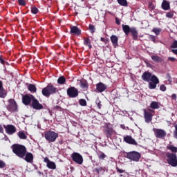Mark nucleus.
<instances>
[{"instance_id":"nucleus-30","label":"nucleus","mask_w":177,"mask_h":177,"mask_svg":"<svg viewBox=\"0 0 177 177\" xmlns=\"http://www.w3.org/2000/svg\"><path fill=\"white\" fill-rule=\"evenodd\" d=\"M17 136L19 138V139H22V140L27 139V136H26V133H24V131L18 132Z\"/></svg>"},{"instance_id":"nucleus-21","label":"nucleus","mask_w":177,"mask_h":177,"mask_svg":"<svg viewBox=\"0 0 177 177\" xmlns=\"http://www.w3.org/2000/svg\"><path fill=\"white\" fill-rule=\"evenodd\" d=\"M111 41L113 45V46H117L118 45V37L115 35H112L111 37Z\"/></svg>"},{"instance_id":"nucleus-17","label":"nucleus","mask_w":177,"mask_h":177,"mask_svg":"<svg viewBox=\"0 0 177 177\" xmlns=\"http://www.w3.org/2000/svg\"><path fill=\"white\" fill-rule=\"evenodd\" d=\"M106 86L102 82L98 83L96 86V89L98 92H104V91H106Z\"/></svg>"},{"instance_id":"nucleus-1","label":"nucleus","mask_w":177,"mask_h":177,"mask_svg":"<svg viewBox=\"0 0 177 177\" xmlns=\"http://www.w3.org/2000/svg\"><path fill=\"white\" fill-rule=\"evenodd\" d=\"M12 151L19 157L20 158H23V157L26 156V153H27V150L26 149V147L24 145H21L19 144H15L12 147Z\"/></svg>"},{"instance_id":"nucleus-42","label":"nucleus","mask_w":177,"mask_h":177,"mask_svg":"<svg viewBox=\"0 0 177 177\" xmlns=\"http://www.w3.org/2000/svg\"><path fill=\"white\" fill-rule=\"evenodd\" d=\"M31 12L33 13V15H37V13H38V8L36 7H32Z\"/></svg>"},{"instance_id":"nucleus-10","label":"nucleus","mask_w":177,"mask_h":177,"mask_svg":"<svg viewBox=\"0 0 177 177\" xmlns=\"http://www.w3.org/2000/svg\"><path fill=\"white\" fill-rule=\"evenodd\" d=\"M32 107L35 110H42L44 109V106L39 103L38 100L35 99V97L32 101Z\"/></svg>"},{"instance_id":"nucleus-2","label":"nucleus","mask_w":177,"mask_h":177,"mask_svg":"<svg viewBox=\"0 0 177 177\" xmlns=\"http://www.w3.org/2000/svg\"><path fill=\"white\" fill-rule=\"evenodd\" d=\"M44 138L48 140V142H53L59 138V134L55 131H48L45 132Z\"/></svg>"},{"instance_id":"nucleus-62","label":"nucleus","mask_w":177,"mask_h":177,"mask_svg":"<svg viewBox=\"0 0 177 177\" xmlns=\"http://www.w3.org/2000/svg\"><path fill=\"white\" fill-rule=\"evenodd\" d=\"M116 23H118V21L116 20Z\"/></svg>"},{"instance_id":"nucleus-44","label":"nucleus","mask_w":177,"mask_h":177,"mask_svg":"<svg viewBox=\"0 0 177 177\" xmlns=\"http://www.w3.org/2000/svg\"><path fill=\"white\" fill-rule=\"evenodd\" d=\"M160 91H162V92H165L167 91V87L164 84H161L160 86Z\"/></svg>"},{"instance_id":"nucleus-23","label":"nucleus","mask_w":177,"mask_h":177,"mask_svg":"<svg viewBox=\"0 0 177 177\" xmlns=\"http://www.w3.org/2000/svg\"><path fill=\"white\" fill-rule=\"evenodd\" d=\"M130 32L133 37V39H138V30L135 28H131Z\"/></svg>"},{"instance_id":"nucleus-56","label":"nucleus","mask_w":177,"mask_h":177,"mask_svg":"<svg viewBox=\"0 0 177 177\" xmlns=\"http://www.w3.org/2000/svg\"><path fill=\"white\" fill-rule=\"evenodd\" d=\"M171 52L174 53V55H177V49H172Z\"/></svg>"},{"instance_id":"nucleus-8","label":"nucleus","mask_w":177,"mask_h":177,"mask_svg":"<svg viewBox=\"0 0 177 177\" xmlns=\"http://www.w3.org/2000/svg\"><path fill=\"white\" fill-rule=\"evenodd\" d=\"M153 132L155 133V136L158 139H162L167 136V132H165V130L161 129H153Z\"/></svg>"},{"instance_id":"nucleus-32","label":"nucleus","mask_w":177,"mask_h":177,"mask_svg":"<svg viewBox=\"0 0 177 177\" xmlns=\"http://www.w3.org/2000/svg\"><path fill=\"white\" fill-rule=\"evenodd\" d=\"M84 45L88 46L89 49H91V48H92V45L91 44V39L89 38H85L84 41Z\"/></svg>"},{"instance_id":"nucleus-61","label":"nucleus","mask_w":177,"mask_h":177,"mask_svg":"<svg viewBox=\"0 0 177 177\" xmlns=\"http://www.w3.org/2000/svg\"><path fill=\"white\" fill-rule=\"evenodd\" d=\"M148 111H153V110H151V109H148Z\"/></svg>"},{"instance_id":"nucleus-37","label":"nucleus","mask_w":177,"mask_h":177,"mask_svg":"<svg viewBox=\"0 0 177 177\" xmlns=\"http://www.w3.org/2000/svg\"><path fill=\"white\" fill-rule=\"evenodd\" d=\"M149 89H156L157 88V84L149 82Z\"/></svg>"},{"instance_id":"nucleus-53","label":"nucleus","mask_w":177,"mask_h":177,"mask_svg":"<svg viewBox=\"0 0 177 177\" xmlns=\"http://www.w3.org/2000/svg\"><path fill=\"white\" fill-rule=\"evenodd\" d=\"M100 171H102V167H99V168L95 169V171L97 174H100Z\"/></svg>"},{"instance_id":"nucleus-18","label":"nucleus","mask_w":177,"mask_h":177,"mask_svg":"<svg viewBox=\"0 0 177 177\" xmlns=\"http://www.w3.org/2000/svg\"><path fill=\"white\" fill-rule=\"evenodd\" d=\"M25 156V160L26 162H32V160H34V156L31 153H27Z\"/></svg>"},{"instance_id":"nucleus-36","label":"nucleus","mask_w":177,"mask_h":177,"mask_svg":"<svg viewBox=\"0 0 177 177\" xmlns=\"http://www.w3.org/2000/svg\"><path fill=\"white\" fill-rule=\"evenodd\" d=\"M88 29L90 32H91V34H94L95 31H96V28L95 27V26L92 24H89Z\"/></svg>"},{"instance_id":"nucleus-26","label":"nucleus","mask_w":177,"mask_h":177,"mask_svg":"<svg viewBox=\"0 0 177 177\" xmlns=\"http://www.w3.org/2000/svg\"><path fill=\"white\" fill-rule=\"evenodd\" d=\"M152 60L155 62V63H161L162 62V58L157 55H152L151 57Z\"/></svg>"},{"instance_id":"nucleus-28","label":"nucleus","mask_w":177,"mask_h":177,"mask_svg":"<svg viewBox=\"0 0 177 177\" xmlns=\"http://www.w3.org/2000/svg\"><path fill=\"white\" fill-rule=\"evenodd\" d=\"M150 81L153 83V84H160V80H158V77H157V76L152 75V76H151V80Z\"/></svg>"},{"instance_id":"nucleus-12","label":"nucleus","mask_w":177,"mask_h":177,"mask_svg":"<svg viewBox=\"0 0 177 177\" xmlns=\"http://www.w3.org/2000/svg\"><path fill=\"white\" fill-rule=\"evenodd\" d=\"M6 133L8 135H13L16 132V127L12 124H8L7 126L4 127Z\"/></svg>"},{"instance_id":"nucleus-24","label":"nucleus","mask_w":177,"mask_h":177,"mask_svg":"<svg viewBox=\"0 0 177 177\" xmlns=\"http://www.w3.org/2000/svg\"><path fill=\"white\" fill-rule=\"evenodd\" d=\"M151 109H153V110H157L160 109V105L158 104V102L156 101H153L150 104Z\"/></svg>"},{"instance_id":"nucleus-50","label":"nucleus","mask_w":177,"mask_h":177,"mask_svg":"<svg viewBox=\"0 0 177 177\" xmlns=\"http://www.w3.org/2000/svg\"><path fill=\"white\" fill-rule=\"evenodd\" d=\"M171 48H177V41H174L171 44Z\"/></svg>"},{"instance_id":"nucleus-48","label":"nucleus","mask_w":177,"mask_h":177,"mask_svg":"<svg viewBox=\"0 0 177 177\" xmlns=\"http://www.w3.org/2000/svg\"><path fill=\"white\" fill-rule=\"evenodd\" d=\"M6 165L5 162L0 160V168H5Z\"/></svg>"},{"instance_id":"nucleus-11","label":"nucleus","mask_w":177,"mask_h":177,"mask_svg":"<svg viewBox=\"0 0 177 177\" xmlns=\"http://www.w3.org/2000/svg\"><path fill=\"white\" fill-rule=\"evenodd\" d=\"M34 98L35 97L32 95H26L22 97V102L24 104H25V106H28V104H30L31 102H32Z\"/></svg>"},{"instance_id":"nucleus-59","label":"nucleus","mask_w":177,"mask_h":177,"mask_svg":"<svg viewBox=\"0 0 177 177\" xmlns=\"http://www.w3.org/2000/svg\"><path fill=\"white\" fill-rule=\"evenodd\" d=\"M0 62H1V63H2V64H3V63H5V61H3V60L1 58V57H0Z\"/></svg>"},{"instance_id":"nucleus-33","label":"nucleus","mask_w":177,"mask_h":177,"mask_svg":"<svg viewBox=\"0 0 177 177\" xmlns=\"http://www.w3.org/2000/svg\"><path fill=\"white\" fill-rule=\"evenodd\" d=\"M117 2L120 6H128V1L127 0H117Z\"/></svg>"},{"instance_id":"nucleus-19","label":"nucleus","mask_w":177,"mask_h":177,"mask_svg":"<svg viewBox=\"0 0 177 177\" xmlns=\"http://www.w3.org/2000/svg\"><path fill=\"white\" fill-rule=\"evenodd\" d=\"M8 95V93L6 92V90L3 88V86L2 87H0V97L1 99H5Z\"/></svg>"},{"instance_id":"nucleus-4","label":"nucleus","mask_w":177,"mask_h":177,"mask_svg":"<svg viewBox=\"0 0 177 177\" xmlns=\"http://www.w3.org/2000/svg\"><path fill=\"white\" fill-rule=\"evenodd\" d=\"M53 93H56V87L52 85H48L42 89V95L44 96H50V95H53Z\"/></svg>"},{"instance_id":"nucleus-39","label":"nucleus","mask_w":177,"mask_h":177,"mask_svg":"<svg viewBox=\"0 0 177 177\" xmlns=\"http://www.w3.org/2000/svg\"><path fill=\"white\" fill-rule=\"evenodd\" d=\"M79 103L80 106H86V100H85L84 99H80L79 100Z\"/></svg>"},{"instance_id":"nucleus-57","label":"nucleus","mask_w":177,"mask_h":177,"mask_svg":"<svg viewBox=\"0 0 177 177\" xmlns=\"http://www.w3.org/2000/svg\"><path fill=\"white\" fill-rule=\"evenodd\" d=\"M3 132V127H2L1 125H0V133H2Z\"/></svg>"},{"instance_id":"nucleus-34","label":"nucleus","mask_w":177,"mask_h":177,"mask_svg":"<svg viewBox=\"0 0 177 177\" xmlns=\"http://www.w3.org/2000/svg\"><path fill=\"white\" fill-rule=\"evenodd\" d=\"M66 82V77L64 76H61L57 80V84L59 85H63Z\"/></svg>"},{"instance_id":"nucleus-35","label":"nucleus","mask_w":177,"mask_h":177,"mask_svg":"<svg viewBox=\"0 0 177 177\" xmlns=\"http://www.w3.org/2000/svg\"><path fill=\"white\" fill-rule=\"evenodd\" d=\"M167 149L172 151V153H177V148L176 147H174V145H168Z\"/></svg>"},{"instance_id":"nucleus-46","label":"nucleus","mask_w":177,"mask_h":177,"mask_svg":"<svg viewBox=\"0 0 177 177\" xmlns=\"http://www.w3.org/2000/svg\"><path fill=\"white\" fill-rule=\"evenodd\" d=\"M176 58L174 57H169L167 59V62H176Z\"/></svg>"},{"instance_id":"nucleus-47","label":"nucleus","mask_w":177,"mask_h":177,"mask_svg":"<svg viewBox=\"0 0 177 177\" xmlns=\"http://www.w3.org/2000/svg\"><path fill=\"white\" fill-rule=\"evenodd\" d=\"M166 16H167V17H169V18L174 17V12H167L166 14Z\"/></svg>"},{"instance_id":"nucleus-52","label":"nucleus","mask_w":177,"mask_h":177,"mask_svg":"<svg viewBox=\"0 0 177 177\" xmlns=\"http://www.w3.org/2000/svg\"><path fill=\"white\" fill-rule=\"evenodd\" d=\"M116 169L119 172V174H124V170H122V169L117 167Z\"/></svg>"},{"instance_id":"nucleus-54","label":"nucleus","mask_w":177,"mask_h":177,"mask_svg":"<svg viewBox=\"0 0 177 177\" xmlns=\"http://www.w3.org/2000/svg\"><path fill=\"white\" fill-rule=\"evenodd\" d=\"M149 8H150V9H154V8H155L154 4H153V3H150Z\"/></svg>"},{"instance_id":"nucleus-7","label":"nucleus","mask_w":177,"mask_h":177,"mask_svg":"<svg viewBox=\"0 0 177 177\" xmlns=\"http://www.w3.org/2000/svg\"><path fill=\"white\" fill-rule=\"evenodd\" d=\"M71 157L73 161H74V162H76V164H79V165H81L84 162V158H82V156H81V154H80L79 153H73Z\"/></svg>"},{"instance_id":"nucleus-60","label":"nucleus","mask_w":177,"mask_h":177,"mask_svg":"<svg viewBox=\"0 0 177 177\" xmlns=\"http://www.w3.org/2000/svg\"><path fill=\"white\" fill-rule=\"evenodd\" d=\"M37 174H39V175H44V173H41V171H38Z\"/></svg>"},{"instance_id":"nucleus-49","label":"nucleus","mask_w":177,"mask_h":177,"mask_svg":"<svg viewBox=\"0 0 177 177\" xmlns=\"http://www.w3.org/2000/svg\"><path fill=\"white\" fill-rule=\"evenodd\" d=\"M149 39H151V41H152L153 42H156V37H154L153 35H149Z\"/></svg>"},{"instance_id":"nucleus-3","label":"nucleus","mask_w":177,"mask_h":177,"mask_svg":"<svg viewBox=\"0 0 177 177\" xmlns=\"http://www.w3.org/2000/svg\"><path fill=\"white\" fill-rule=\"evenodd\" d=\"M167 161L171 167H177V157L176 154L169 153L167 154Z\"/></svg>"},{"instance_id":"nucleus-14","label":"nucleus","mask_w":177,"mask_h":177,"mask_svg":"<svg viewBox=\"0 0 177 177\" xmlns=\"http://www.w3.org/2000/svg\"><path fill=\"white\" fill-rule=\"evenodd\" d=\"M124 141L129 145H136L138 143L135 140V139L132 138L131 136H127L124 137Z\"/></svg>"},{"instance_id":"nucleus-40","label":"nucleus","mask_w":177,"mask_h":177,"mask_svg":"<svg viewBox=\"0 0 177 177\" xmlns=\"http://www.w3.org/2000/svg\"><path fill=\"white\" fill-rule=\"evenodd\" d=\"M95 104H97L98 109H102V102L100 100H99V98L95 100Z\"/></svg>"},{"instance_id":"nucleus-6","label":"nucleus","mask_w":177,"mask_h":177,"mask_svg":"<svg viewBox=\"0 0 177 177\" xmlns=\"http://www.w3.org/2000/svg\"><path fill=\"white\" fill-rule=\"evenodd\" d=\"M7 110L10 113H16V111H17V103H16V101L13 99L8 100Z\"/></svg>"},{"instance_id":"nucleus-25","label":"nucleus","mask_w":177,"mask_h":177,"mask_svg":"<svg viewBox=\"0 0 177 177\" xmlns=\"http://www.w3.org/2000/svg\"><path fill=\"white\" fill-rule=\"evenodd\" d=\"M28 89L30 92H33L34 93L37 92V86H35V84H28Z\"/></svg>"},{"instance_id":"nucleus-58","label":"nucleus","mask_w":177,"mask_h":177,"mask_svg":"<svg viewBox=\"0 0 177 177\" xmlns=\"http://www.w3.org/2000/svg\"><path fill=\"white\" fill-rule=\"evenodd\" d=\"M171 98L172 99H176V94L171 95Z\"/></svg>"},{"instance_id":"nucleus-38","label":"nucleus","mask_w":177,"mask_h":177,"mask_svg":"<svg viewBox=\"0 0 177 177\" xmlns=\"http://www.w3.org/2000/svg\"><path fill=\"white\" fill-rule=\"evenodd\" d=\"M152 31L156 34V35H160V32H161V28H153Z\"/></svg>"},{"instance_id":"nucleus-27","label":"nucleus","mask_w":177,"mask_h":177,"mask_svg":"<svg viewBox=\"0 0 177 177\" xmlns=\"http://www.w3.org/2000/svg\"><path fill=\"white\" fill-rule=\"evenodd\" d=\"M122 27L123 31L126 34V35H128L129 34V32H131V28H129V26L123 24L122 26Z\"/></svg>"},{"instance_id":"nucleus-41","label":"nucleus","mask_w":177,"mask_h":177,"mask_svg":"<svg viewBox=\"0 0 177 177\" xmlns=\"http://www.w3.org/2000/svg\"><path fill=\"white\" fill-rule=\"evenodd\" d=\"M98 157H99L100 160H104V158L106 157V154H104V153H103V152H100Z\"/></svg>"},{"instance_id":"nucleus-43","label":"nucleus","mask_w":177,"mask_h":177,"mask_svg":"<svg viewBox=\"0 0 177 177\" xmlns=\"http://www.w3.org/2000/svg\"><path fill=\"white\" fill-rule=\"evenodd\" d=\"M166 80H167L169 84H171V82H172V78L171 77V75H169V73L167 74Z\"/></svg>"},{"instance_id":"nucleus-16","label":"nucleus","mask_w":177,"mask_h":177,"mask_svg":"<svg viewBox=\"0 0 177 177\" xmlns=\"http://www.w3.org/2000/svg\"><path fill=\"white\" fill-rule=\"evenodd\" d=\"M71 34L73 35H81V30L77 26H71Z\"/></svg>"},{"instance_id":"nucleus-22","label":"nucleus","mask_w":177,"mask_h":177,"mask_svg":"<svg viewBox=\"0 0 177 177\" xmlns=\"http://www.w3.org/2000/svg\"><path fill=\"white\" fill-rule=\"evenodd\" d=\"M106 138H110L113 133H114V130L111 127H107L105 130Z\"/></svg>"},{"instance_id":"nucleus-20","label":"nucleus","mask_w":177,"mask_h":177,"mask_svg":"<svg viewBox=\"0 0 177 177\" xmlns=\"http://www.w3.org/2000/svg\"><path fill=\"white\" fill-rule=\"evenodd\" d=\"M162 8L163 10H169V2H168L167 0H164L162 3Z\"/></svg>"},{"instance_id":"nucleus-29","label":"nucleus","mask_w":177,"mask_h":177,"mask_svg":"<svg viewBox=\"0 0 177 177\" xmlns=\"http://www.w3.org/2000/svg\"><path fill=\"white\" fill-rule=\"evenodd\" d=\"M47 167H48L49 169H56V163L50 160L47 165Z\"/></svg>"},{"instance_id":"nucleus-9","label":"nucleus","mask_w":177,"mask_h":177,"mask_svg":"<svg viewBox=\"0 0 177 177\" xmlns=\"http://www.w3.org/2000/svg\"><path fill=\"white\" fill-rule=\"evenodd\" d=\"M67 95L69 97H77L78 96V89L75 87H70L67 89Z\"/></svg>"},{"instance_id":"nucleus-15","label":"nucleus","mask_w":177,"mask_h":177,"mask_svg":"<svg viewBox=\"0 0 177 177\" xmlns=\"http://www.w3.org/2000/svg\"><path fill=\"white\" fill-rule=\"evenodd\" d=\"M153 75L150 72H145L142 75V79L146 82H150V80Z\"/></svg>"},{"instance_id":"nucleus-31","label":"nucleus","mask_w":177,"mask_h":177,"mask_svg":"<svg viewBox=\"0 0 177 177\" xmlns=\"http://www.w3.org/2000/svg\"><path fill=\"white\" fill-rule=\"evenodd\" d=\"M80 88L82 89H86V88H88V82L86 80L80 81Z\"/></svg>"},{"instance_id":"nucleus-63","label":"nucleus","mask_w":177,"mask_h":177,"mask_svg":"<svg viewBox=\"0 0 177 177\" xmlns=\"http://www.w3.org/2000/svg\"><path fill=\"white\" fill-rule=\"evenodd\" d=\"M118 24H120V23H118Z\"/></svg>"},{"instance_id":"nucleus-45","label":"nucleus","mask_w":177,"mask_h":177,"mask_svg":"<svg viewBox=\"0 0 177 177\" xmlns=\"http://www.w3.org/2000/svg\"><path fill=\"white\" fill-rule=\"evenodd\" d=\"M19 4L21 6H24L26 5V1L25 0H18Z\"/></svg>"},{"instance_id":"nucleus-55","label":"nucleus","mask_w":177,"mask_h":177,"mask_svg":"<svg viewBox=\"0 0 177 177\" xmlns=\"http://www.w3.org/2000/svg\"><path fill=\"white\" fill-rule=\"evenodd\" d=\"M50 162V160H49V158H44V162H46V164H48Z\"/></svg>"},{"instance_id":"nucleus-51","label":"nucleus","mask_w":177,"mask_h":177,"mask_svg":"<svg viewBox=\"0 0 177 177\" xmlns=\"http://www.w3.org/2000/svg\"><path fill=\"white\" fill-rule=\"evenodd\" d=\"M176 130L174 131V138L177 139V124L175 126Z\"/></svg>"},{"instance_id":"nucleus-5","label":"nucleus","mask_w":177,"mask_h":177,"mask_svg":"<svg viewBox=\"0 0 177 177\" xmlns=\"http://www.w3.org/2000/svg\"><path fill=\"white\" fill-rule=\"evenodd\" d=\"M126 157L127 158L131 160V161H136V162H138V161L140 160V153L135 151H130L127 153Z\"/></svg>"},{"instance_id":"nucleus-13","label":"nucleus","mask_w":177,"mask_h":177,"mask_svg":"<svg viewBox=\"0 0 177 177\" xmlns=\"http://www.w3.org/2000/svg\"><path fill=\"white\" fill-rule=\"evenodd\" d=\"M144 117L145 118V122L149 124L151 122V120H153V115L147 111L146 109H144Z\"/></svg>"}]
</instances>
